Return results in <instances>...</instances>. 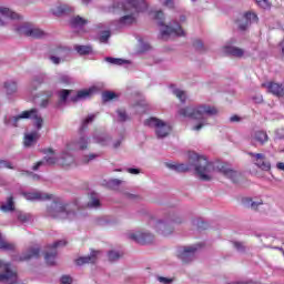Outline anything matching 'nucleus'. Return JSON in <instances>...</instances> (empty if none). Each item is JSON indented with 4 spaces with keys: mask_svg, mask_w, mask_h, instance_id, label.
Segmentation results:
<instances>
[{
    "mask_svg": "<svg viewBox=\"0 0 284 284\" xmlns=\"http://www.w3.org/2000/svg\"><path fill=\"white\" fill-rule=\"evenodd\" d=\"M145 8V3L136 0L129 1L126 3L115 1L108 8V12H111L112 14H119L120 19L113 23H115L118 28H123L125 26H132L136 23L139 13L143 12Z\"/></svg>",
    "mask_w": 284,
    "mask_h": 284,
    "instance_id": "f257e3e1",
    "label": "nucleus"
},
{
    "mask_svg": "<svg viewBox=\"0 0 284 284\" xmlns=\"http://www.w3.org/2000/svg\"><path fill=\"white\" fill-rule=\"evenodd\" d=\"M216 114H219V109L209 104L186 106L179 110L180 116L199 121V123L192 128L195 132H199L203 130V128L210 125L209 119L216 116Z\"/></svg>",
    "mask_w": 284,
    "mask_h": 284,
    "instance_id": "f03ea898",
    "label": "nucleus"
},
{
    "mask_svg": "<svg viewBox=\"0 0 284 284\" xmlns=\"http://www.w3.org/2000/svg\"><path fill=\"white\" fill-rule=\"evenodd\" d=\"M155 19L159 21L162 39L168 40L170 37H185V31L181 27V23H185V21H187L185 14H181L179 20L174 19L169 22V24H165L163 23L165 13H163V11H156Z\"/></svg>",
    "mask_w": 284,
    "mask_h": 284,
    "instance_id": "7ed1b4c3",
    "label": "nucleus"
},
{
    "mask_svg": "<svg viewBox=\"0 0 284 284\" xmlns=\"http://www.w3.org/2000/svg\"><path fill=\"white\" fill-rule=\"evenodd\" d=\"M189 161L192 163L195 170V174L201 181H212L214 179V163L207 161L205 155H201L194 151H190Z\"/></svg>",
    "mask_w": 284,
    "mask_h": 284,
    "instance_id": "20e7f679",
    "label": "nucleus"
},
{
    "mask_svg": "<svg viewBox=\"0 0 284 284\" xmlns=\"http://www.w3.org/2000/svg\"><path fill=\"white\" fill-rule=\"evenodd\" d=\"M47 216L50 219H57L58 221H74L79 215H77V212L72 210L70 204L55 201L47 207Z\"/></svg>",
    "mask_w": 284,
    "mask_h": 284,
    "instance_id": "39448f33",
    "label": "nucleus"
},
{
    "mask_svg": "<svg viewBox=\"0 0 284 284\" xmlns=\"http://www.w3.org/2000/svg\"><path fill=\"white\" fill-rule=\"evenodd\" d=\"M23 119H30L33 121V125L37 130H41V128H43V116H41V113L37 109L23 111L16 116H4L3 123L9 128H17L19 122Z\"/></svg>",
    "mask_w": 284,
    "mask_h": 284,
    "instance_id": "423d86ee",
    "label": "nucleus"
},
{
    "mask_svg": "<svg viewBox=\"0 0 284 284\" xmlns=\"http://www.w3.org/2000/svg\"><path fill=\"white\" fill-rule=\"evenodd\" d=\"M144 125L154 130L156 139H166V136H170L172 132L170 123L158 118H150L145 120Z\"/></svg>",
    "mask_w": 284,
    "mask_h": 284,
    "instance_id": "0eeeda50",
    "label": "nucleus"
},
{
    "mask_svg": "<svg viewBox=\"0 0 284 284\" xmlns=\"http://www.w3.org/2000/svg\"><path fill=\"white\" fill-rule=\"evenodd\" d=\"M91 94H92V89L81 90L78 92L62 89L59 91V99H60V103H65L68 99L73 103H77L79 101H85V99H90Z\"/></svg>",
    "mask_w": 284,
    "mask_h": 284,
    "instance_id": "6e6552de",
    "label": "nucleus"
},
{
    "mask_svg": "<svg viewBox=\"0 0 284 284\" xmlns=\"http://www.w3.org/2000/svg\"><path fill=\"white\" fill-rule=\"evenodd\" d=\"M14 31L18 34H24V37H31V39H43L45 37V32L40 28L34 27L30 22H22L14 27Z\"/></svg>",
    "mask_w": 284,
    "mask_h": 284,
    "instance_id": "1a4fd4ad",
    "label": "nucleus"
},
{
    "mask_svg": "<svg viewBox=\"0 0 284 284\" xmlns=\"http://www.w3.org/2000/svg\"><path fill=\"white\" fill-rule=\"evenodd\" d=\"M128 239L134 241V243H138L139 245H150V243H154V235L145 231L130 232Z\"/></svg>",
    "mask_w": 284,
    "mask_h": 284,
    "instance_id": "9d476101",
    "label": "nucleus"
},
{
    "mask_svg": "<svg viewBox=\"0 0 284 284\" xmlns=\"http://www.w3.org/2000/svg\"><path fill=\"white\" fill-rule=\"evenodd\" d=\"M197 250L199 247H196V245L183 246L178 251V258L184 264L192 263V261L196 258Z\"/></svg>",
    "mask_w": 284,
    "mask_h": 284,
    "instance_id": "9b49d317",
    "label": "nucleus"
},
{
    "mask_svg": "<svg viewBox=\"0 0 284 284\" xmlns=\"http://www.w3.org/2000/svg\"><path fill=\"white\" fill-rule=\"evenodd\" d=\"M151 225H153L155 232L162 234V236H170V234L174 232V226H172L170 221L152 220Z\"/></svg>",
    "mask_w": 284,
    "mask_h": 284,
    "instance_id": "f8f14e48",
    "label": "nucleus"
},
{
    "mask_svg": "<svg viewBox=\"0 0 284 284\" xmlns=\"http://www.w3.org/2000/svg\"><path fill=\"white\" fill-rule=\"evenodd\" d=\"M250 156H252L255 165L260 168V170H263V172H270L272 170V163L267 161L265 158V154L263 153H248Z\"/></svg>",
    "mask_w": 284,
    "mask_h": 284,
    "instance_id": "ddd939ff",
    "label": "nucleus"
},
{
    "mask_svg": "<svg viewBox=\"0 0 284 284\" xmlns=\"http://www.w3.org/2000/svg\"><path fill=\"white\" fill-rule=\"evenodd\" d=\"M258 22V16L254 12H246L242 16L240 20H237V28L241 30H247L252 23Z\"/></svg>",
    "mask_w": 284,
    "mask_h": 284,
    "instance_id": "4468645a",
    "label": "nucleus"
},
{
    "mask_svg": "<svg viewBox=\"0 0 284 284\" xmlns=\"http://www.w3.org/2000/svg\"><path fill=\"white\" fill-rule=\"evenodd\" d=\"M21 194L27 201H51V199H54V195L39 191L22 192Z\"/></svg>",
    "mask_w": 284,
    "mask_h": 284,
    "instance_id": "2eb2a0df",
    "label": "nucleus"
},
{
    "mask_svg": "<svg viewBox=\"0 0 284 284\" xmlns=\"http://www.w3.org/2000/svg\"><path fill=\"white\" fill-rule=\"evenodd\" d=\"M6 19H11V21H20L21 16L9 8L0 7V28L6 26Z\"/></svg>",
    "mask_w": 284,
    "mask_h": 284,
    "instance_id": "dca6fc26",
    "label": "nucleus"
},
{
    "mask_svg": "<svg viewBox=\"0 0 284 284\" xmlns=\"http://www.w3.org/2000/svg\"><path fill=\"white\" fill-rule=\"evenodd\" d=\"M65 240H60L51 245V252H47L44 255V260L48 265H54L57 261V247H63L65 246Z\"/></svg>",
    "mask_w": 284,
    "mask_h": 284,
    "instance_id": "f3484780",
    "label": "nucleus"
},
{
    "mask_svg": "<svg viewBox=\"0 0 284 284\" xmlns=\"http://www.w3.org/2000/svg\"><path fill=\"white\" fill-rule=\"evenodd\" d=\"M217 170L221 174H223V176H226V179L232 180L233 183H237L239 179H241V173H239V171L232 170L226 164H220L217 166Z\"/></svg>",
    "mask_w": 284,
    "mask_h": 284,
    "instance_id": "a211bd4d",
    "label": "nucleus"
},
{
    "mask_svg": "<svg viewBox=\"0 0 284 284\" xmlns=\"http://www.w3.org/2000/svg\"><path fill=\"white\" fill-rule=\"evenodd\" d=\"M88 145H90V138L81 135L78 140L68 144V150L83 151L88 150Z\"/></svg>",
    "mask_w": 284,
    "mask_h": 284,
    "instance_id": "6ab92c4d",
    "label": "nucleus"
},
{
    "mask_svg": "<svg viewBox=\"0 0 284 284\" xmlns=\"http://www.w3.org/2000/svg\"><path fill=\"white\" fill-rule=\"evenodd\" d=\"M262 85L263 88L267 89V92L274 94V97L284 98V82L282 84L276 82H268Z\"/></svg>",
    "mask_w": 284,
    "mask_h": 284,
    "instance_id": "aec40b11",
    "label": "nucleus"
},
{
    "mask_svg": "<svg viewBox=\"0 0 284 284\" xmlns=\"http://www.w3.org/2000/svg\"><path fill=\"white\" fill-rule=\"evenodd\" d=\"M221 53L229 54L230 57H235L237 59H242V57L245 54V50H243L239 47L226 44V45L222 47Z\"/></svg>",
    "mask_w": 284,
    "mask_h": 284,
    "instance_id": "412c9836",
    "label": "nucleus"
},
{
    "mask_svg": "<svg viewBox=\"0 0 284 284\" xmlns=\"http://www.w3.org/2000/svg\"><path fill=\"white\" fill-rule=\"evenodd\" d=\"M3 89L7 97H14L19 92V83L14 79L7 80L3 83Z\"/></svg>",
    "mask_w": 284,
    "mask_h": 284,
    "instance_id": "4be33fe9",
    "label": "nucleus"
},
{
    "mask_svg": "<svg viewBox=\"0 0 284 284\" xmlns=\"http://www.w3.org/2000/svg\"><path fill=\"white\" fill-rule=\"evenodd\" d=\"M93 143H98V145H110L112 142V138L108 133H101V132H95L93 133L92 136Z\"/></svg>",
    "mask_w": 284,
    "mask_h": 284,
    "instance_id": "5701e85b",
    "label": "nucleus"
},
{
    "mask_svg": "<svg viewBox=\"0 0 284 284\" xmlns=\"http://www.w3.org/2000/svg\"><path fill=\"white\" fill-rule=\"evenodd\" d=\"M99 254H101V252L92 251L90 255L82 256L75 260V263L77 265H88L90 263H97V258H99Z\"/></svg>",
    "mask_w": 284,
    "mask_h": 284,
    "instance_id": "b1692460",
    "label": "nucleus"
},
{
    "mask_svg": "<svg viewBox=\"0 0 284 284\" xmlns=\"http://www.w3.org/2000/svg\"><path fill=\"white\" fill-rule=\"evenodd\" d=\"M70 152H72V150H68L67 145V149L62 152L60 156V165H63L64 168H70L74 165V155L70 154Z\"/></svg>",
    "mask_w": 284,
    "mask_h": 284,
    "instance_id": "393cba45",
    "label": "nucleus"
},
{
    "mask_svg": "<svg viewBox=\"0 0 284 284\" xmlns=\"http://www.w3.org/2000/svg\"><path fill=\"white\" fill-rule=\"evenodd\" d=\"M40 252L41 251L37 246L29 247L20 255L19 261H30L32 258H39Z\"/></svg>",
    "mask_w": 284,
    "mask_h": 284,
    "instance_id": "a878e982",
    "label": "nucleus"
},
{
    "mask_svg": "<svg viewBox=\"0 0 284 284\" xmlns=\"http://www.w3.org/2000/svg\"><path fill=\"white\" fill-rule=\"evenodd\" d=\"M51 12L54 17H61L62 14H70V12H74V9L68 4L58 3L51 9Z\"/></svg>",
    "mask_w": 284,
    "mask_h": 284,
    "instance_id": "bb28decb",
    "label": "nucleus"
},
{
    "mask_svg": "<svg viewBox=\"0 0 284 284\" xmlns=\"http://www.w3.org/2000/svg\"><path fill=\"white\" fill-rule=\"evenodd\" d=\"M54 165L57 163H59V159H57L54 155H47L44 156V159L42 161L37 162L33 166L32 170L34 172H37V170H39V168H43V165Z\"/></svg>",
    "mask_w": 284,
    "mask_h": 284,
    "instance_id": "cd10ccee",
    "label": "nucleus"
},
{
    "mask_svg": "<svg viewBox=\"0 0 284 284\" xmlns=\"http://www.w3.org/2000/svg\"><path fill=\"white\" fill-rule=\"evenodd\" d=\"M70 24L74 30H83V27L88 26V19L75 16L70 19Z\"/></svg>",
    "mask_w": 284,
    "mask_h": 284,
    "instance_id": "c85d7f7f",
    "label": "nucleus"
},
{
    "mask_svg": "<svg viewBox=\"0 0 284 284\" xmlns=\"http://www.w3.org/2000/svg\"><path fill=\"white\" fill-rule=\"evenodd\" d=\"M252 141L260 143V145H265L270 138L267 136V132L265 131H256L251 136Z\"/></svg>",
    "mask_w": 284,
    "mask_h": 284,
    "instance_id": "c756f323",
    "label": "nucleus"
},
{
    "mask_svg": "<svg viewBox=\"0 0 284 284\" xmlns=\"http://www.w3.org/2000/svg\"><path fill=\"white\" fill-rule=\"evenodd\" d=\"M243 205H245V207H250V210H258V207L263 205V200L245 197L243 200Z\"/></svg>",
    "mask_w": 284,
    "mask_h": 284,
    "instance_id": "7c9ffc66",
    "label": "nucleus"
},
{
    "mask_svg": "<svg viewBox=\"0 0 284 284\" xmlns=\"http://www.w3.org/2000/svg\"><path fill=\"white\" fill-rule=\"evenodd\" d=\"M50 52L51 54H54L55 57H60V59L65 61V57H68V53L70 52V50H68V48L65 47H55L51 49Z\"/></svg>",
    "mask_w": 284,
    "mask_h": 284,
    "instance_id": "2f4dec72",
    "label": "nucleus"
},
{
    "mask_svg": "<svg viewBox=\"0 0 284 284\" xmlns=\"http://www.w3.org/2000/svg\"><path fill=\"white\" fill-rule=\"evenodd\" d=\"M73 50L80 54V57H85L88 54H92V45H81V44H75L73 47Z\"/></svg>",
    "mask_w": 284,
    "mask_h": 284,
    "instance_id": "473e14b6",
    "label": "nucleus"
},
{
    "mask_svg": "<svg viewBox=\"0 0 284 284\" xmlns=\"http://www.w3.org/2000/svg\"><path fill=\"white\" fill-rule=\"evenodd\" d=\"M87 207L90 210H98V207H101V201L99 200V195L92 193L90 195V200L87 203Z\"/></svg>",
    "mask_w": 284,
    "mask_h": 284,
    "instance_id": "72a5a7b5",
    "label": "nucleus"
},
{
    "mask_svg": "<svg viewBox=\"0 0 284 284\" xmlns=\"http://www.w3.org/2000/svg\"><path fill=\"white\" fill-rule=\"evenodd\" d=\"M39 140V132L33 131L24 136V146L30 148L32 143H36V141Z\"/></svg>",
    "mask_w": 284,
    "mask_h": 284,
    "instance_id": "f704fd0d",
    "label": "nucleus"
},
{
    "mask_svg": "<svg viewBox=\"0 0 284 284\" xmlns=\"http://www.w3.org/2000/svg\"><path fill=\"white\" fill-rule=\"evenodd\" d=\"M0 250H4L6 252H10L14 250V244L6 241V239H3V235L1 234H0Z\"/></svg>",
    "mask_w": 284,
    "mask_h": 284,
    "instance_id": "c9c22d12",
    "label": "nucleus"
},
{
    "mask_svg": "<svg viewBox=\"0 0 284 284\" xmlns=\"http://www.w3.org/2000/svg\"><path fill=\"white\" fill-rule=\"evenodd\" d=\"M2 212H12L14 210V199L12 196L8 197L7 203L0 206Z\"/></svg>",
    "mask_w": 284,
    "mask_h": 284,
    "instance_id": "e433bc0d",
    "label": "nucleus"
},
{
    "mask_svg": "<svg viewBox=\"0 0 284 284\" xmlns=\"http://www.w3.org/2000/svg\"><path fill=\"white\" fill-rule=\"evenodd\" d=\"M17 219L20 223H30L32 221V214L26 212H17Z\"/></svg>",
    "mask_w": 284,
    "mask_h": 284,
    "instance_id": "4c0bfd02",
    "label": "nucleus"
},
{
    "mask_svg": "<svg viewBox=\"0 0 284 284\" xmlns=\"http://www.w3.org/2000/svg\"><path fill=\"white\" fill-rule=\"evenodd\" d=\"M166 168L174 170L175 172H187L190 170L185 164L166 163Z\"/></svg>",
    "mask_w": 284,
    "mask_h": 284,
    "instance_id": "58836bf2",
    "label": "nucleus"
},
{
    "mask_svg": "<svg viewBox=\"0 0 284 284\" xmlns=\"http://www.w3.org/2000/svg\"><path fill=\"white\" fill-rule=\"evenodd\" d=\"M105 61L108 63H112V65H125V64L130 63L129 60H123L120 58H105Z\"/></svg>",
    "mask_w": 284,
    "mask_h": 284,
    "instance_id": "ea45409f",
    "label": "nucleus"
},
{
    "mask_svg": "<svg viewBox=\"0 0 284 284\" xmlns=\"http://www.w3.org/2000/svg\"><path fill=\"white\" fill-rule=\"evenodd\" d=\"M110 37H112V32L110 31V29L100 31V37H99L100 43H108V41H110Z\"/></svg>",
    "mask_w": 284,
    "mask_h": 284,
    "instance_id": "a19ab883",
    "label": "nucleus"
},
{
    "mask_svg": "<svg viewBox=\"0 0 284 284\" xmlns=\"http://www.w3.org/2000/svg\"><path fill=\"white\" fill-rule=\"evenodd\" d=\"M173 94L181 101V103H185V100L187 99L185 91L181 89H173Z\"/></svg>",
    "mask_w": 284,
    "mask_h": 284,
    "instance_id": "79ce46f5",
    "label": "nucleus"
},
{
    "mask_svg": "<svg viewBox=\"0 0 284 284\" xmlns=\"http://www.w3.org/2000/svg\"><path fill=\"white\" fill-rule=\"evenodd\" d=\"M42 83H43V78L41 77L33 78L30 83V90H37L39 85H41Z\"/></svg>",
    "mask_w": 284,
    "mask_h": 284,
    "instance_id": "37998d69",
    "label": "nucleus"
},
{
    "mask_svg": "<svg viewBox=\"0 0 284 284\" xmlns=\"http://www.w3.org/2000/svg\"><path fill=\"white\" fill-rule=\"evenodd\" d=\"M116 114H118V121H120V123H124V121H128L129 119L128 113L123 109L118 110Z\"/></svg>",
    "mask_w": 284,
    "mask_h": 284,
    "instance_id": "c03bdc74",
    "label": "nucleus"
},
{
    "mask_svg": "<svg viewBox=\"0 0 284 284\" xmlns=\"http://www.w3.org/2000/svg\"><path fill=\"white\" fill-rule=\"evenodd\" d=\"M233 247L236 250V252H240V254H245V244L243 242H233Z\"/></svg>",
    "mask_w": 284,
    "mask_h": 284,
    "instance_id": "a18cd8bd",
    "label": "nucleus"
},
{
    "mask_svg": "<svg viewBox=\"0 0 284 284\" xmlns=\"http://www.w3.org/2000/svg\"><path fill=\"white\" fill-rule=\"evenodd\" d=\"M160 3L165 8H169V10H174V8H176L175 0H160Z\"/></svg>",
    "mask_w": 284,
    "mask_h": 284,
    "instance_id": "49530a36",
    "label": "nucleus"
},
{
    "mask_svg": "<svg viewBox=\"0 0 284 284\" xmlns=\"http://www.w3.org/2000/svg\"><path fill=\"white\" fill-rule=\"evenodd\" d=\"M49 61L53 63V65H59L62 63L63 59H61L59 55H54L53 53H49Z\"/></svg>",
    "mask_w": 284,
    "mask_h": 284,
    "instance_id": "de8ad7c7",
    "label": "nucleus"
},
{
    "mask_svg": "<svg viewBox=\"0 0 284 284\" xmlns=\"http://www.w3.org/2000/svg\"><path fill=\"white\" fill-rule=\"evenodd\" d=\"M102 99L103 101L108 102V101H112V99H116V93L112 92V91H106L102 94Z\"/></svg>",
    "mask_w": 284,
    "mask_h": 284,
    "instance_id": "09e8293b",
    "label": "nucleus"
},
{
    "mask_svg": "<svg viewBox=\"0 0 284 284\" xmlns=\"http://www.w3.org/2000/svg\"><path fill=\"white\" fill-rule=\"evenodd\" d=\"M193 48H195V50L197 52H205V45L203 44V41H201V40H195L193 42Z\"/></svg>",
    "mask_w": 284,
    "mask_h": 284,
    "instance_id": "8fccbe9b",
    "label": "nucleus"
},
{
    "mask_svg": "<svg viewBox=\"0 0 284 284\" xmlns=\"http://www.w3.org/2000/svg\"><path fill=\"white\" fill-rule=\"evenodd\" d=\"M94 159H99V154L97 153H90L89 155H84L82 158V163H90L91 161H94Z\"/></svg>",
    "mask_w": 284,
    "mask_h": 284,
    "instance_id": "3c124183",
    "label": "nucleus"
},
{
    "mask_svg": "<svg viewBox=\"0 0 284 284\" xmlns=\"http://www.w3.org/2000/svg\"><path fill=\"white\" fill-rule=\"evenodd\" d=\"M121 258V254L116 251L109 252V261L114 263V261H119Z\"/></svg>",
    "mask_w": 284,
    "mask_h": 284,
    "instance_id": "603ef678",
    "label": "nucleus"
},
{
    "mask_svg": "<svg viewBox=\"0 0 284 284\" xmlns=\"http://www.w3.org/2000/svg\"><path fill=\"white\" fill-rule=\"evenodd\" d=\"M185 219L182 215H175L171 222V225H181V223H184Z\"/></svg>",
    "mask_w": 284,
    "mask_h": 284,
    "instance_id": "864d4df0",
    "label": "nucleus"
},
{
    "mask_svg": "<svg viewBox=\"0 0 284 284\" xmlns=\"http://www.w3.org/2000/svg\"><path fill=\"white\" fill-rule=\"evenodd\" d=\"M3 168H7L8 170H14V166H12V163L8 160H0V170H3Z\"/></svg>",
    "mask_w": 284,
    "mask_h": 284,
    "instance_id": "5fc2aeb1",
    "label": "nucleus"
},
{
    "mask_svg": "<svg viewBox=\"0 0 284 284\" xmlns=\"http://www.w3.org/2000/svg\"><path fill=\"white\" fill-rule=\"evenodd\" d=\"M125 199H129V201H141V195L134 194V193H124Z\"/></svg>",
    "mask_w": 284,
    "mask_h": 284,
    "instance_id": "6e6d98bb",
    "label": "nucleus"
},
{
    "mask_svg": "<svg viewBox=\"0 0 284 284\" xmlns=\"http://www.w3.org/2000/svg\"><path fill=\"white\" fill-rule=\"evenodd\" d=\"M95 118L97 115L94 114L88 115V118L82 122V130H85V128H88V124L92 123V121H94Z\"/></svg>",
    "mask_w": 284,
    "mask_h": 284,
    "instance_id": "4d7b16f0",
    "label": "nucleus"
},
{
    "mask_svg": "<svg viewBox=\"0 0 284 284\" xmlns=\"http://www.w3.org/2000/svg\"><path fill=\"white\" fill-rule=\"evenodd\" d=\"M59 80H60V83H64L65 85H69V83H72V78H70V75H67V74H61Z\"/></svg>",
    "mask_w": 284,
    "mask_h": 284,
    "instance_id": "13d9d810",
    "label": "nucleus"
},
{
    "mask_svg": "<svg viewBox=\"0 0 284 284\" xmlns=\"http://www.w3.org/2000/svg\"><path fill=\"white\" fill-rule=\"evenodd\" d=\"M260 8L267 10L270 8V0H255Z\"/></svg>",
    "mask_w": 284,
    "mask_h": 284,
    "instance_id": "bf43d9fd",
    "label": "nucleus"
},
{
    "mask_svg": "<svg viewBox=\"0 0 284 284\" xmlns=\"http://www.w3.org/2000/svg\"><path fill=\"white\" fill-rule=\"evenodd\" d=\"M156 281H159V283H162V284H171L173 283L174 280L170 277H164V276H156Z\"/></svg>",
    "mask_w": 284,
    "mask_h": 284,
    "instance_id": "052dcab7",
    "label": "nucleus"
},
{
    "mask_svg": "<svg viewBox=\"0 0 284 284\" xmlns=\"http://www.w3.org/2000/svg\"><path fill=\"white\" fill-rule=\"evenodd\" d=\"M24 174H28L30 178L33 179V181H39V179H41V176L39 174H34L30 171H22L21 175L24 176Z\"/></svg>",
    "mask_w": 284,
    "mask_h": 284,
    "instance_id": "680f3d73",
    "label": "nucleus"
},
{
    "mask_svg": "<svg viewBox=\"0 0 284 284\" xmlns=\"http://www.w3.org/2000/svg\"><path fill=\"white\" fill-rule=\"evenodd\" d=\"M61 284H72V277L70 275H63L60 278Z\"/></svg>",
    "mask_w": 284,
    "mask_h": 284,
    "instance_id": "e2e57ef3",
    "label": "nucleus"
},
{
    "mask_svg": "<svg viewBox=\"0 0 284 284\" xmlns=\"http://www.w3.org/2000/svg\"><path fill=\"white\" fill-rule=\"evenodd\" d=\"M121 183H123V181H121L119 179H113V180H110L109 185H111V187H119V185H121Z\"/></svg>",
    "mask_w": 284,
    "mask_h": 284,
    "instance_id": "0e129e2a",
    "label": "nucleus"
},
{
    "mask_svg": "<svg viewBox=\"0 0 284 284\" xmlns=\"http://www.w3.org/2000/svg\"><path fill=\"white\" fill-rule=\"evenodd\" d=\"M121 143H123V138H119L118 140L113 141L112 149L118 150V148H121Z\"/></svg>",
    "mask_w": 284,
    "mask_h": 284,
    "instance_id": "69168bd1",
    "label": "nucleus"
},
{
    "mask_svg": "<svg viewBox=\"0 0 284 284\" xmlns=\"http://www.w3.org/2000/svg\"><path fill=\"white\" fill-rule=\"evenodd\" d=\"M126 172H129V174L138 175V174H141V169L129 168L126 169Z\"/></svg>",
    "mask_w": 284,
    "mask_h": 284,
    "instance_id": "338daca9",
    "label": "nucleus"
},
{
    "mask_svg": "<svg viewBox=\"0 0 284 284\" xmlns=\"http://www.w3.org/2000/svg\"><path fill=\"white\" fill-rule=\"evenodd\" d=\"M253 101H255V103H263V95L253 97Z\"/></svg>",
    "mask_w": 284,
    "mask_h": 284,
    "instance_id": "774afa93",
    "label": "nucleus"
}]
</instances>
